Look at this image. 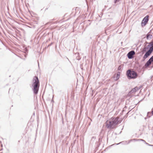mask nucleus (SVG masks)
Instances as JSON below:
<instances>
[{
  "instance_id": "nucleus-1",
  "label": "nucleus",
  "mask_w": 153,
  "mask_h": 153,
  "mask_svg": "<svg viewBox=\"0 0 153 153\" xmlns=\"http://www.w3.org/2000/svg\"><path fill=\"white\" fill-rule=\"evenodd\" d=\"M147 43L149 44V45L146 47L143 48L141 51V52L143 54L146 52L143 56L142 61H144L151 55L153 51V41L149 43L147 42Z\"/></svg>"
},
{
  "instance_id": "nucleus-2",
  "label": "nucleus",
  "mask_w": 153,
  "mask_h": 153,
  "mask_svg": "<svg viewBox=\"0 0 153 153\" xmlns=\"http://www.w3.org/2000/svg\"><path fill=\"white\" fill-rule=\"evenodd\" d=\"M33 82L32 84L33 87L32 89L33 93L35 94H38L39 87V82L38 77L36 76H34L33 79Z\"/></svg>"
},
{
  "instance_id": "nucleus-3",
  "label": "nucleus",
  "mask_w": 153,
  "mask_h": 153,
  "mask_svg": "<svg viewBox=\"0 0 153 153\" xmlns=\"http://www.w3.org/2000/svg\"><path fill=\"white\" fill-rule=\"evenodd\" d=\"M119 118L117 117L113 118L111 120L107 121L106 122V126L108 128H113L114 126L118 123Z\"/></svg>"
},
{
  "instance_id": "nucleus-4",
  "label": "nucleus",
  "mask_w": 153,
  "mask_h": 153,
  "mask_svg": "<svg viewBox=\"0 0 153 153\" xmlns=\"http://www.w3.org/2000/svg\"><path fill=\"white\" fill-rule=\"evenodd\" d=\"M126 75L129 79H136L138 76V74L136 72L131 69H129L126 71Z\"/></svg>"
},
{
  "instance_id": "nucleus-5",
  "label": "nucleus",
  "mask_w": 153,
  "mask_h": 153,
  "mask_svg": "<svg viewBox=\"0 0 153 153\" xmlns=\"http://www.w3.org/2000/svg\"><path fill=\"white\" fill-rule=\"evenodd\" d=\"M149 16L147 15L143 19L141 22V25L142 27L145 26L149 21Z\"/></svg>"
},
{
  "instance_id": "nucleus-6",
  "label": "nucleus",
  "mask_w": 153,
  "mask_h": 153,
  "mask_svg": "<svg viewBox=\"0 0 153 153\" xmlns=\"http://www.w3.org/2000/svg\"><path fill=\"white\" fill-rule=\"evenodd\" d=\"M153 62V55L151 57L147 62L145 64L144 66L146 68H148Z\"/></svg>"
},
{
  "instance_id": "nucleus-7",
  "label": "nucleus",
  "mask_w": 153,
  "mask_h": 153,
  "mask_svg": "<svg viewBox=\"0 0 153 153\" xmlns=\"http://www.w3.org/2000/svg\"><path fill=\"white\" fill-rule=\"evenodd\" d=\"M135 53L134 51L132 50L129 52L127 54V56L129 59H132L134 58V56Z\"/></svg>"
},
{
  "instance_id": "nucleus-8",
  "label": "nucleus",
  "mask_w": 153,
  "mask_h": 153,
  "mask_svg": "<svg viewBox=\"0 0 153 153\" xmlns=\"http://www.w3.org/2000/svg\"><path fill=\"white\" fill-rule=\"evenodd\" d=\"M151 30H150V31L146 35V38L147 39H150L152 37V35L149 34V33H151Z\"/></svg>"
},
{
  "instance_id": "nucleus-9",
  "label": "nucleus",
  "mask_w": 153,
  "mask_h": 153,
  "mask_svg": "<svg viewBox=\"0 0 153 153\" xmlns=\"http://www.w3.org/2000/svg\"><path fill=\"white\" fill-rule=\"evenodd\" d=\"M74 57H76V59L78 60L80 59L79 54V53H76L74 55Z\"/></svg>"
},
{
  "instance_id": "nucleus-10",
  "label": "nucleus",
  "mask_w": 153,
  "mask_h": 153,
  "mask_svg": "<svg viewBox=\"0 0 153 153\" xmlns=\"http://www.w3.org/2000/svg\"><path fill=\"white\" fill-rule=\"evenodd\" d=\"M138 87H135L131 91V92L132 93L135 92L137 91H138Z\"/></svg>"
},
{
  "instance_id": "nucleus-11",
  "label": "nucleus",
  "mask_w": 153,
  "mask_h": 153,
  "mask_svg": "<svg viewBox=\"0 0 153 153\" xmlns=\"http://www.w3.org/2000/svg\"><path fill=\"white\" fill-rule=\"evenodd\" d=\"M127 141H122L121 142H120L118 143H117L116 144L117 145H119L120 144H123V145H126V144H127Z\"/></svg>"
},
{
  "instance_id": "nucleus-12",
  "label": "nucleus",
  "mask_w": 153,
  "mask_h": 153,
  "mask_svg": "<svg viewBox=\"0 0 153 153\" xmlns=\"http://www.w3.org/2000/svg\"><path fill=\"white\" fill-rule=\"evenodd\" d=\"M120 72H118L116 75V78L115 79L116 80H117L120 77Z\"/></svg>"
},
{
  "instance_id": "nucleus-13",
  "label": "nucleus",
  "mask_w": 153,
  "mask_h": 153,
  "mask_svg": "<svg viewBox=\"0 0 153 153\" xmlns=\"http://www.w3.org/2000/svg\"><path fill=\"white\" fill-rule=\"evenodd\" d=\"M137 141H142L146 144V143H147L146 142V141L145 140H143V139H137Z\"/></svg>"
},
{
  "instance_id": "nucleus-14",
  "label": "nucleus",
  "mask_w": 153,
  "mask_h": 153,
  "mask_svg": "<svg viewBox=\"0 0 153 153\" xmlns=\"http://www.w3.org/2000/svg\"><path fill=\"white\" fill-rule=\"evenodd\" d=\"M151 113L150 112H148L147 113V116L148 117H150V116H149V114H151Z\"/></svg>"
},
{
  "instance_id": "nucleus-15",
  "label": "nucleus",
  "mask_w": 153,
  "mask_h": 153,
  "mask_svg": "<svg viewBox=\"0 0 153 153\" xmlns=\"http://www.w3.org/2000/svg\"><path fill=\"white\" fill-rule=\"evenodd\" d=\"M137 139H131L130 140V142L132 141H137Z\"/></svg>"
},
{
  "instance_id": "nucleus-16",
  "label": "nucleus",
  "mask_w": 153,
  "mask_h": 153,
  "mask_svg": "<svg viewBox=\"0 0 153 153\" xmlns=\"http://www.w3.org/2000/svg\"><path fill=\"white\" fill-rule=\"evenodd\" d=\"M146 144L148 146H152L153 147V145H151L149 144L148 143H146Z\"/></svg>"
},
{
  "instance_id": "nucleus-17",
  "label": "nucleus",
  "mask_w": 153,
  "mask_h": 153,
  "mask_svg": "<svg viewBox=\"0 0 153 153\" xmlns=\"http://www.w3.org/2000/svg\"><path fill=\"white\" fill-rule=\"evenodd\" d=\"M121 65H120L118 68V70H120L121 69Z\"/></svg>"
},
{
  "instance_id": "nucleus-18",
  "label": "nucleus",
  "mask_w": 153,
  "mask_h": 153,
  "mask_svg": "<svg viewBox=\"0 0 153 153\" xmlns=\"http://www.w3.org/2000/svg\"><path fill=\"white\" fill-rule=\"evenodd\" d=\"M53 44V43L52 42H51L50 44H49L48 46V47L50 46H51V45L52 44Z\"/></svg>"
},
{
  "instance_id": "nucleus-19",
  "label": "nucleus",
  "mask_w": 153,
  "mask_h": 153,
  "mask_svg": "<svg viewBox=\"0 0 153 153\" xmlns=\"http://www.w3.org/2000/svg\"><path fill=\"white\" fill-rule=\"evenodd\" d=\"M151 113L152 115H153V109L151 111Z\"/></svg>"
},
{
  "instance_id": "nucleus-20",
  "label": "nucleus",
  "mask_w": 153,
  "mask_h": 153,
  "mask_svg": "<svg viewBox=\"0 0 153 153\" xmlns=\"http://www.w3.org/2000/svg\"><path fill=\"white\" fill-rule=\"evenodd\" d=\"M151 113L152 115H153V109L151 111Z\"/></svg>"
},
{
  "instance_id": "nucleus-21",
  "label": "nucleus",
  "mask_w": 153,
  "mask_h": 153,
  "mask_svg": "<svg viewBox=\"0 0 153 153\" xmlns=\"http://www.w3.org/2000/svg\"><path fill=\"white\" fill-rule=\"evenodd\" d=\"M131 142H130V140H129L128 141V143H127V144H129Z\"/></svg>"
},
{
  "instance_id": "nucleus-22",
  "label": "nucleus",
  "mask_w": 153,
  "mask_h": 153,
  "mask_svg": "<svg viewBox=\"0 0 153 153\" xmlns=\"http://www.w3.org/2000/svg\"><path fill=\"white\" fill-rule=\"evenodd\" d=\"M145 119H146V117H145Z\"/></svg>"
},
{
  "instance_id": "nucleus-23",
  "label": "nucleus",
  "mask_w": 153,
  "mask_h": 153,
  "mask_svg": "<svg viewBox=\"0 0 153 153\" xmlns=\"http://www.w3.org/2000/svg\"><path fill=\"white\" fill-rule=\"evenodd\" d=\"M67 58L69 60V59H68V58Z\"/></svg>"
},
{
  "instance_id": "nucleus-24",
  "label": "nucleus",
  "mask_w": 153,
  "mask_h": 153,
  "mask_svg": "<svg viewBox=\"0 0 153 153\" xmlns=\"http://www.w3.org/2000/svg\"><path fill=\"white\" fill-rule=\"evenodd\" d=\"M153 62V63H152V64L153 65V62Z\"/></svg>"
}]
</instances>
